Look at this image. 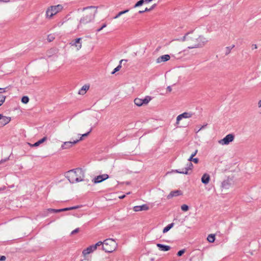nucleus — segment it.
Returning <instances> with one entry per match:
<instances>
[{"label": "nucleus", "mask_w": 261, "mask_h": 261, "mask_svg": "<svg viewBox=\"0 0 261 261\" xmlns=\"http://www.w3.org/2000/svg\"><path fill=\"white\" fill-rule=\"evenodd\" d=\"M185 252V249H182L178 251L177 255L178 256H181Z\"/></svg>", "instance_id": "4c0bfd02"}, {"label": "nucleus", "mask_w": 261, "mask_h": 261, "mask_svg": "<svg viewBox=\"0 0 261 261\" xmlns=\"http://www.w3.org/2000/svg\"><path fill=\"white\" fill-rule=\"evenodd\" d=\"M86 93V91L83 90L82 89H81L79 90V94L81 95H84Z\"/></svg>", "instance_id": "c03bdc74"}, {"label": "nucleus", "mask_w": 261, "mask_h": 261, "mask_svg": "<svg viewBox=\"0 0 261 261\" xmlns=\"http://www.w3.org/2000/svg\"><path fill=\"white\" fill-rule=\"evenodd\" d=\"M91 131V129L90 130V131H89V132H88V133H85V134H83L81 137H82V138H83V137H87V136H88V135L89 134V133H90V132Z\"/></svg>", "instance_id": "49530a36"}, {"label": "nucleus", "mask_w": 261, "mask_h": 261, "mask_svg": "<svg viewBox=\"0 0 261 261\" xmlns=\"http://www.w3.org/2000/svg\"><path fill=\"white\" fill-rule=\"evenodd\" d=\"M170 59V57L169 55H163L162 56L159 57L156 59V63H160L161 62H164L169 60Z\"/></svg>", "instance_id": "2eb2a0df"}, {"label": "nucleus", "mask_w": 261, "mask_h": 261, "mask_svg": "<svg viewBox=\"0 0 261 261\" xmlns=\"http://www.w3.org/2000/svg\"><path fill=\"white\" fill-rule=\"evenodd\" d=\"M0 116H1V114H0Z\"/></svg>", "instance_id": "680f3d73"}, {"label": "nucleus", "mask_w": 261, "mask_h": 261, "mask_svg": "<svg viewBox=\"0 0 261 261\" xmlns=\"http://www.w3.org/2000/svg\"><path fill=\"white\" fill-rule=\"evenodd\" d=\"M1 162H2V161H0V163H1Z\"/></svg>", "instance_id": "052dcab7"}, {"label": "nucleus", "mask_w": 261, "mask_h": 261, "mask_svg": "<svg viewBox=\"0 0 261 261\" xmlns=\"http://www.w3.org/2000/svg\"><path fill=\"white\" fill-rule=\"evenodd\" d=\"M6 259V257L4 255H0V261H4Z\"/></svg>", "instance_id": "a18cd8bd"}, {"label": "nucleus", "mask_w": 261, "mask_h": 261, "mask_svg": "<svg viewBox=\"0 0 261 261\" xmlns=\"http://www.w3.org/2000/svg\"><path fill=\"white\" fill-rule=\"evenodd\" d=\"M181 209L182 211L186 212L189 210V207L188 205L186 204H183L181 206Z\"/></svg>", "instance_id": "473e14b6"}, {"label": "nucleus", "mask_w": 261, "mask_h": 261, "mask_svg": "<svg viewBox=\"0 0 261 261\" xmlns=\"http://www.w3.org/2000/svg\"><path fill=\"white\" fill-rule=\"evenodd\" d=\"M230 185V183L228 179L225 180L222 182V187L224 189H228Z\"/></svg>", "instance_id": "4be33fe9"}, {"label": "nucleus", "mask_w": 261, "mask_h": 261, "mask_svg": "<svg viewBox=\"0 0 261 261\" xmlns=\"http://www.w3.org/2000/svg\"><path fill=\"white\" fill-rule=\"evenodd\" d=\"M149 209V207L147 204H143L142 205L135 206L133 210L135 212H139L142 211H147Z\"/></svg>", "instance_id": "ddd939ff"}, {"label": "nucleus", "mask_w": 261, "mask_h": 261, "mask_svg": "<svg viewBox=\"0 0 261 261\" xmlns=\"http://www.w3.org/2000/svg\"><path fill=\"white\" fill-rule=\"evenodd\" d=\"M84 177V172L81 168L69 170L66 173V177L72 184L83 181Z\"/></svg>", "instance_id": "f03ea898"}, {"label": "nucleus", "mask_w": 261, "mask_h": 261, "mask_svg": "<svg viewBox=\"0 0 261 261\" xmlns=\"http://www.w3.org/2000/svg\"><path fill=\"white\" fill-rule=\"evenodd\" d=\"M144 4V0H140L134 6V7H138L142 6Z\"/></svg>", "instance_id": "2f4dec72"}, {"label": "nucleus", "mask_w": 261, "mask_h": 261, "mask_svg": "<svg viewBox=\"0 0 261 261\" xmlns=\"http://www.w3.org/2000/svg\"><path fill=\"white\" fill-rule=\"evenodd\" d=\"M192 37V36H191ZM193 38L190 39V41H189L190 43H193L192 44L195 43V39L196 38V36H192Z\"/></svg>", "instance_id": "ea45409f"}, {"label": "nucleus", "mask_w": 261, "mask_h": 261, "mask_svg": "<svg viewBox=\"0 0 261 261\" xmlns=\"http://www.w3.org/2000/svg\"><path fill=\"white\" fill-rule=\"evenodd\" d=\"M46 139L47 138L46 137H43V138H42L41 139H40L38 141L36 142L34 144H33L32 146H34V147L38 146L40 144H41V143H43L45 141H46Z\"/></svg>", "instance_id": "5701e85b"}, {"label": "nucleus", "mask_w": 261, "mask_h": 261, "mask_svg": "<svg viewBox=\"0 0 261 261\" xmlns=\"http://www.w3.org/2000/svg\"><path fill=\"white\" fill-rule=\"evenodd\" d=\"M129 10L128 9H127V10H124V11H120L119 12L115 17H114V18L115 19H116L117 18H118L119 17H120L121 15H122V14H124L126 13H127V12H128Z\"/></svg>", "instance_id": "c85d7f7f"}, {"label": "nucleus", "mask_w": 261, "mask_h": 261, "mask_svg": "<svg viewBox=\"0 0 261 261\" xmlns=\"http://www.w3.org/2000/svg\"><path fill=\"white\" fill-rule=\"evenodd\" d=\"M8 88V87H6L4 88H0V93H3L6 92V89Z\"/></svg>", "instance_id": "79ce46f5"}, {"label": "nucleus", "mask_w": 261, "mask_h": 261, "mask_svg": "<svg viewBox=\"0 0 261 261\" xmlns=\"http://www.w3.org/2000/svg\"><path fill=\"white\" fill-rule=\"evenodd\" d=\"M83 10L85 11V12L80 20L77 29L80 28L81 25L83 24H86L93 20L95 15L97 13V10L95 9V7L93 6L84 8Z\"/></svg>", "instance_id": "f257e3e1"}, {"label": "nucleus", "mask_w": 261, "mask_h": 261, "mask_svg": "<svg viewBox=\"0 0 261 261\" xmlns=\"http://www.w3.org/2000/svg\"><path fill=\"white\" fill-rule=\"evenodd\" d=\"M167 89L169 92H171L172 91V88L170 86L167 87Z\"/></svg>", "instance_id": "8fccbe9b"}, {"label": "nucleus", "mask_w": 261, "mask_h": 261, "mask_svg": "<svg viewBox=\"0 0 261 261\" xmlns=\"http://www.w3.org/2000/svg\"><path fill=\"white\" fill-rule=\"evenodd\" d=\"M258 105L259 107H261V100L258 101Z\"/></svg>", "instance_id": "5fc2aeb1"}, {"label": "nucleus", "mask_w": 261, "mask_h": 261, "mask_svg": "<svg viewBox=\"0 0 261 261\" xmlns=\"http://www.w3.org/2000/svg\"><path fill=\"white\" fill-rule=\"evenodd\" d=\"M109 175L107 174H102L97 176L92 180L93 182L95 184H97L103 181V180L108 179Z\"/></svg>", "instance_id": "9d476101"}, {"label": "nucleus", "mask_w": 261, "mask_h": 261, "mask_svg": "<svg viewBox=\"0 0 261 261\" xmlns=\"http://www.w3.org/2000/svg\"><path fill=\"white\" fill-rule=\"evenodd\" d=\"M29 101V98L27 96H24L21 98V102L23 103H27Z\"/></svg>", "instance_id": "c756f323"}, {"label": "nucleus", "mask_w": 261, "mask_h": 261, "mask_svg": "<svg viewBox=\"0 0 261 261\" xmlns=\"http://www.w3.org/2000/svg\"><path fill=\"white\" fill-rule=\"evenodd\" d=\"M82 140V137H80L79 139H77L76 140H74L73 141H67L65 142L61 145L62 149H69L72 147L74 145L80 141Z\"/></svg>", "instance_id": "6e6552de"}, {"label": "nucleus", "mask_w": 261, "mask_h": 261, "mask_svg": "<svg viewBox=\"0 0 261 261\" xmlns=\"http://www.w3.org/2000/svg\"><path fill=\"white\" fill-rule=\"evenodd\" d=\"M234 47V45L231 46H227L225 48V55H228L231 52V49Z\"/></svg>", "instance_id": "bb28decb"}, {"label": "nucleus", "mask_w": 261, "mask_h": 261, "mask_svg": "<svg viewBox=\"0 0 261 261\" xmlns=\"http://www.w3.org/2000/svg\"><path fill=\"white\" fill-rule=\"evenodd\" d=\"M145 12V11H144V10H143V11H139V13H140V14H142V13H144V12Z\"/></svg>", "instance_id": "6e6d98bb"}, {"label": "nucleus", "mask_w": 261, "mask_h": 261, "mask_svg": "<svg viewBox=\"0 0 261 261\" xmlns=\"http://www.w3.org/2000/svg\"><path fill=\"white\" fill-rule=\"evenodd\" d=\"M182 194V192L180 190H175L171 191L168 196V198H170L174 196L181 195Z\"/></svg>", "instance_id": "a211bd4d"}, {"label": "nucleus", "mask_w": 261, "mask_h": 261, "mask_svg": "<svg viewBox=\"0 0 261 261\" xmlns=\"http://www.w3.org/2000/svg\"><path fill=\"white\" fill-rule=\"evenodd\" d=\"M89 86L85 85L84 86H83L82 87V88L81 89H82L84 91H86L87 90H88L89 89Z\"/></svg>", "instance_id": "a19ab883"}, {"label": "nucleus", "mask_w": 261, "mask_h": 261, "mask_svg": "<svg viewBox=\"0 0 261 261\" xmlns=\"http://www.w3.org/2000/svg\"><path fill=\"white\" fill-rule=\"evenodd\" d=\"M192 116V114L188 112H184L180 115H179L176 118V123L178 124L179 122L182 118H188L191 117Z\"/></svg>", "instance_id": "9b49d317"}, {"label": "nucleus", "mask_w": 261, "mask_h": 261, "mask_svg": "<svg viewBox=\"0 0 261 261\" xmlns=\"http://www.w3.org/2000/svg\"><path fill=\"white\" fill-rule=\"evenodd\" d=\"M81 207V205H76V206H72V207L64 208V211H69V210H75V209L79 208Z\"/></svg>", "instance_id": "cd10ccee"}, {"label": "nucleus", "mask_w": 261, "mask_h": 261, "mask_svg": "<svg viewBox=\"0 0 261 261\" xmlns=\"http://www.w3.org/2000/svg\"><path fill=\"white\" fill-rule=\"evenodd\" d=\"M174 225V223H172L168 224L167 226H166L163 230V233H166L168 232Z\"/></svg>", "instance_id": "b1692460"}, {"label": "nucleus", "mask_w": 261, "mask_h": 261, "mask_svg": "<svg viewBox=\"0 0 261 261\" xmlns=\"http://www.w3.org/2000/svg\"><path fill=\"white\" fill-rule=\"evenodd\" d=\"M125 197V195H121V196H119V198L120 199H123V198H124Z\"/></svg>", "instance_id": "603ef678"}, {"label": "nucleus", "mask_w": 261, "mask_h": 261, "mask_svg": "<svg viewBox=\"0 0 261 261\" xmlns=\"http://www.w3.org/2000/svg\"><path fill=\"white\" fill-rule=\"evenodd\" d=\"M103 244V242H102L101 241H99L97 243H96L95 244H94L93 245V246L94 247V248H95V249L96 250L98 246H102Z\"/></svg>", "instance_id": "72a5a7b5"}, {"label": "nucleus", "mask_w": 261, "mask_h": 261, "mask_svg": "<svg viewBox=\"0 0 261 261\" xmlns=\"http://www.w3.org/2000/svg\"><path fill=\"white\" fill-rule=\"evenodd\" d=\"M64 23V21H63V22H59V23H58V25L59 27H61V26L63 24V23Z\"/></svg>", "instance_id": "09e8293b"}, {"label": "nucleus", "mask_w": 261, "mask_h": 261, "mask_svg": "<svg viewBox=\"0 0 261 261\" xmlns=\"http://www.w3.org/2000/svg\"><path fill=\"white\" fill-rule=\"evenodd\" d=\"M197 152V150H195L194 152H193L191 155V159H192V158H193L194 156L196 155V153Z\"/></svg>", "instance_id": "de8ad7c7"}, {"label": "nucleus", "mask_w": 261, "mask_h": 261, "mask_svg": "<svg viewBox=\"0 0 261 261\" xmlns=\"http://www.w3.org/2000/svg\"><path fill=\"white\" fill-rule=\"evenodd\" d=\"M210 180V176L207 173H204L201 177V181L203 184L206 185L207 184Z\"/></svg>", "instance_id": "aec40b11"}, {"label": "nucleus", "mask_w": 261, "mask_h": 261, "mask_svg": "<svg viewBox=\"0 0 261 261\" xmlns=\"http://www.w3.org/2000/svg\"><path fill=\"white\" fill-rule=\"evenodd\" d=\"M156 4H154L149 8H146L144 10V11H147V12L150 11L152 10H153L156 7Z\"/></svg>", "instance_id": "f704fd0d"}, {"label": "nucleus", "mask_w": 261, "mask_h": 261, "mask_svg": "<svg viewBox=\"0 0 261 261\" xmlns=\"http://www.w3.org/2000/svg\"><path fill=\"white\" fill-rule=\"evenodd\" d=\"M55 39V37H54V36L53 35H49L47 37V40H48L49 42H51V41H53Z\"/></svg>", "instance_id": "e433bc0d"}, {"label": "nucleus", "mask_w": 261, "mask_h": 261, "mask_svg": "<svg viewBox=\"0 0 261 261\" xmlns=\"http://www.w3.org/2000/svg\"><path fill=\"white\" fill-rule=\"evenodd\" d=\"M204 127V126H202V127L199 130H200L201 129H202V128H203Z\"/></svg>", "instance_id": "bf43d9fd"}, {"label": "nucleus", "mask_w": 261, "mask_h": 261, "mask_svg": "<svg viewBox=\"0 0 261 261\" xmlns=\"http://www.w3.org/2000/svg\"><path fill=\"white\" fill-rule=\"evenodd\" d=\"M11 120V118L8 117L0 116V127L3 126L8 124Z\"/></svg>", "instance_id": "f8f14e48"}, {"label": "nucleus", "mask_w": 261, "mask_h": 261, "mask_svg": "<svg viewBox=\"0 0 261 261\" xmlns=\"http://www.w3.org/2000/svg\"><path fill=\"white\" fill-rule=\"evenodd\" d=\"M188 161L189 162L193 161L194 163H196V164L198 163V162H199V160H198V158H192V159H191V156L188 159Z\"/></svg>", "instance_id": "c9c22d12"}, {"label": "nucleus", "mask_w": 261, "mask_h": 261, "mask_svg": "<svg viewBox=\"0 0 261 261\" xmlns=\"http://www.w3.org/2000/svg\"><path fill=\"white\" fill-rule=\"evenodd\" d=\"M123 61H126V60H121L120 61L119 65L113 70V71L112 72V74H114L115 72L118 71L120 69V68H121V64Z\"/></svg>", "instance_id": "a878e982"}, {"label": "nucleus", "mask_w": 261, "mask_h": 261, "mask_svg": "<svg viewBox=\"0 0 261 261\" xmlns=\"http://www.w3.org/2000/svg\"><path fill=\"white\" fill-rule=\"evenodd\" d=\"M79 231V228H76L75 229L73 230L71 233V234H74L77 232H78Z\"/></svg>", "instance_id": "37998d69"}, {"label": "nucleus", "mask_w": 261, "mask_h": 261, "mask_svg": "<svg viewBox=\"0 0 261 261\" xmlns=\"http://www.w3.org/2000/svg\"><path fill=\"white\" fill-rule=\"evenodd\" d=\"M207 241L210 243H213L215 240V234H209L207 238Z\"/></svg>", "instance_id": "393cba45"}, {"label": "nucleus", "mask_w": 261, "mask_h": 261, "mask_svg": "<svg viewBox=\"0 0 261 261\" xmlns=\"http://www.w3.org/2000/svg\"><path fill=\"white\" fill-rule=\"evenodd\" d=\"M151 1V0H144V3H148L150 2Z\"/></svg>", "instance_id": "864d4df0"}, {"label": "nucleus", "mask_w": 261, "mask_h": 261, "mask_svg": "<svg viewBox=\"0 0 261 261\" xmlns=\"http://www.w3.org/2000/svg\"><path fill=\"white\" fill-rule=\"evenodd\" d=\"M151 99V97L149 96H146L144 99L136 98L134 99V103L136 106L141 107L143 105H147Z\"/></svg>", "instance_id": "423d86ee"}, {"label": "nucleus", "mask_w": 261, "mask_h": 261, "mask_svg": "<svg viewBox=\"0 0 261 261\" xmlns=\"http://www.w3.org/2000/svg\"><path fill=\"white\" fill-rule=\"evenodd\" d=\"M94 250H95V249L94 247L93 246V245H92L89 246L88 247H87L86 249H84L82 253H83V255L84 256H85V255L92 252Z\"/></svg>", "instance_id": "f3484780"}, {"label": "nucleus", "mask_w": 261, "mask_h": 261, "mask_svg": "<svg viewBox=\"0 0 261 261\" xmlns=\"http://www.w3.org/2000/svg\"><path fill=\"white\" fill-rule=\"evenodd\" d=\"M107 27V24L106 23H104L102 25L101 27H100V28L98 29L97 30V32H100L101 30H102L103 28H106Z\"/></svg>", "instance_id": "58836bf2"}, {"label": "nucleus", "mask_w": 261, "mask_h": 261, "mask_svg": "<svg viewBox=\"0 0 261 261\" xmlns=\"http://www.w3.org/2000/svg\"><path fill=\"white\" fill-rule=\"evenodd\" d=\"M82 39L81 38H79L76 39L74 41H73L70 43V44L73 46L74 45L76 47H77V49H80L82 47V42H81Z\"/></svg>", "instance_id": "dca6fc26"}, {"label": "nucleus", "mask_w": 261, "mask_h": 261, "mask_svg": "<svg viewBox=\"0 0 261 261\" xmlns=\"http://www.w3.org/2000/svg\"><path fill=\"white\" fill-rule=\"evenodd\" d=\"M255 49L257 48V45L256 44L253 45Z\"/></svg>", "instance_id": "4d7b16f0"}, {"label": "nucleus", "mask_w": 261, "mask_h": 261, "mask_svg": "<svg viewBox=\"0 0 261 261\" xmlns=\"http://www.w3.org/2000/svg\"><path fill=\"white\" fill-rule=\"evenodd\" d=\"M6 97L5 96L0 95V106H1L5 101Z\"/></svg>", "instance_id": "7c9ffc66"}, {"label": "nucleus", "mask_w": 261, "mask_h": 261, "mask_svg": "<svg viewBox=\"0 0 261 261\" xmlns=\"http://www.w3.org/2000/svg\"><path fill=\"white\" fill-rule=\"evenodd\" d=\"M5 189V187H4L3 188H0V191L3 190Z\"/></svg>", "instance_id": "13d9d810"}, {"label": "nucleus", "mask_w": 261, "mask_h": 261, "mask_svg": "<svg viewBox=\"0 0 261 261\" xmlns=\"http://www.w3.org/2000/svg\"><path fill=\"white\" fill-rule=\"evenodd\" d=\"M61 212H65L64 208L61 209H53V208H48L46 211L44 212V214H43V216H46L48 215V213H59Z\"/></svg>", "instance_id": "4468645a"}, {"label": "nucleus", "mask_w": 261, "mask_h": 261, "mask_svg": "<svg viewBox=\"0 0 261 261\" xmlns=\"http://www.w3.org/2000/svg\"><path fill=\"white\" fill-rule=\"evenodd\" d=\"M195 43L191 44L188 47L189 49L202 47L207 42L206 39L202 36H199L195 39Z\"/></svg>", "instance_id": "39448f33"}, {"label": "nucleus", "mask_w": 261, "mask_h": 261, "mask_svg": "<svg viewBox=\"0 0 261 261\" xmlns=\"http://www.w3.org/2000/svg\"><path fill=\"white\" fill-rule=\"evenodd\" d=\"M63 9L61 5L53 6L49 7L46 11V16L47 18H51Z\"/></svg>", "instance_id": "20e7f679"}, {"label": "nucleus", "mask_w": 261, "mask_h": 261, "mask_svg": "<svg viewBox=\"0 0 261 261\" xmlns=\"http://www.w3.org/2000/svg\"><path fill=\"white\" fill-rule=\"evenodd\" d=\"M8 2H9V0H0V2L7 3Z\"/></svg>", "instance_id": "3c124183"}, {"label": "nucleus", "mask_w": 261, "mask_h": 261, "mask_svg": "<svg viewBox=\"0 0 261 261\" xmlns=\"http://www.w3.org/2000/svg\"><path fill=\"white\" fill-rule=\"evenodd\" d=\"M192 34V32H189V33H187L181 39V40L182 41H190V39H192L193 38L192 37L190 36V35Z\"/></svg>", "instance_id": "412c9836"}, {"label": "nucleus", "mask_w": 261, "mask_h": 261, "mask_svg": "<svg viewBox=\"0 0 261 261\" xmlns=\"http://www.w3.org/2000/svg\"><path fill=\"white\" fill-rule=\"evenodd\" d=\"M117 246V244L114 239H107L103 241L102 250L106 252H112L116 249Z\"/></svg>", "instance_id": "7ed1b4c3"}, {"label": "nucleus", "mask_w": 261, "mask_h": 261, "mask_svg": "<svg viewBox=\"0 0 261 261\" xmlns=\"http://www.w3.org/2000/svg\"><path fill=\"white\" fill-rule=\"evenodd\" d=\"M234 136L232 134L226 135L223 139L219 141V143L222 145H228L230 142L233 141Z\"/></svg>", "instance_id": "0eeeda50"}, {"label": "nucleus", "mask_w": 261, "mask_h": 261, "mask_svg": "<svg viewBox=\"0 0 261 261\" xmlns=\"http://www.w3.org/2000/svg\"><path fill=\"white\" fill-rule=\"evenodd\" d=\"M193 167V165L192 163L191 162L189 161V162L187 164V166L185 168L182 169V170H175L174 171V172L178 173L188 174V171L191 170L192 169Z\"/></svg>", "instance_id": "1a4fd4ad"}, {"label": "nucleus", "mask_w": 261, "mask_h": 261, "mask_svg": "<svg viewBox=\"0 0 261 261\" xmlns=\"http://www.w3.org/2000/svg\"><path fill=\"white\" fill-rule=\"evenodd\" d=\"M156 246L160 250L163 251H168L171 248V247L169 246L165 245L162 244H157Z\"/></svg>", "instance_id": "6ab92c4d"}]
</instances>
